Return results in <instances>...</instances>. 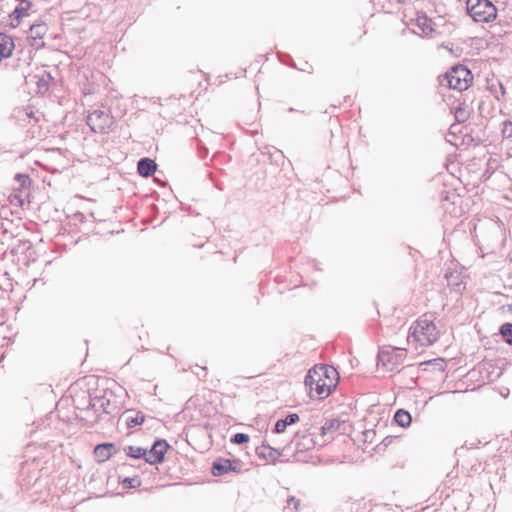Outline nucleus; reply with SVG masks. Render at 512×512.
I'll return each mask as SVG.
<instances>
[{
    "label": "nucleus",
    "instance_id": "obj_1",
    "mask_svg": "<svg viewBox=\"0 0 512 512\" xmlns=\"http://www.w3.org/2000/svg\"><path fill=\"white\" fill-rule=\"evenodd\" d=\"M473 80L471 71L464 65L451 67L444 75L439 77L441 86L462 92L470 86Z\"/></svg>",
    "mask_w": 512,
    "mask_h": 512
},
{
    "label": "nucleus",
    "instance_id": "obj_2",
    "mask_svg": "<svg viewBox=\"0 0 512 512\" xmlns=\"http://www.w3.org/2000/svg\"><path fill=\"white\" fill-rule=\"evenodd\" d=\"M466 9L475 22H491L497 17V8L490 0H467Z\"/></svg>",
    "mask_w": 512,
    "mask_h": 512
},
{
    "label": "nucleus",
    "instance_id": "obj_3",
    "mask_svg": "<svg viewBox=\"0 0 512 512\" xmlns=\"http://www.w3.org/2000/svg\"><path fill=\"white\" fill-rule=\"evenodd\" d=\"M87 125L95 133H109L114 123L113 116L109 112L96 109L87 116Z\"/></svg>",
    "mask_w": 512,
    "mask_h": 512
},
{
    "label": "nucleus",
    "instance_id": "obj_4",
    "mask_svg": "<svg viewBox=\"0 0 512 512\" xmlns=\"http://www.w3.org/2000/svg\"><path fill=\"white\" fill-rule=\"evenodd\" d=\"M315 373V371H308L304 380L305 386L308 387L311 392L315 391L319 399H324L328 397L332 389L336 387V382H327L326 379L314 376Z\"/></svg>",
    "mask_w": 512,
    "mask_h": 512
},
{
    "label": "nucleus",
    "instance_id": "obj_5",
    "mask_svg": "<svg viewBox=\"0 0 512 512\" xmlns=\"http://www.w3.org/2000/svg\"><path fill=\"white\" fill-rule=\"evenodd\" d=\"M170 445L165 439H156L150 449H147L145 462L150 465H157L164 461L165 454Z\"/></svg>",
    "mask_w": 512,
    "mask_h": 512
},
{
    "label": "nucleus",
    "instance_id": "obj_6",
    "mask_svg": "<svg viewBox=\"0 0 512 512\" xmlns=\"http://www.w3.org/2000/svg\"><path fill=\"white\" fill-rule=\"evenodd\" d=\"M403 350L392 349V350H380L378 353V363H381L389 371L397 370L398 365L403 359Z\"/></svg>",
    "mask_w": 512,
    "mask_h": 512
},
{
    "label": "nucleus",
    "instance_id": "obj_7",
    "mask_svg": "<svg viewBox=\"0 0 512 512\" xmlns=\"http://www.w3.org/2000/svg\"><path fill=\"white\" fill-rule=\"evenodd\" d=\"M241 470V462L236 459H228V458H217L211 467V473L214 476H223L228 472H240Z\"/></svg>",
    "mask_w": 512,
    "mask_h": 512
},
{
    "label": "nucleus",
    "instance_id": "obj_8",
    "mask_svg": "<svg viewBox=\"0 0 512 512\" xmlns=\"http://www.w3.org/2000/svg\"><path fill=\"white\" fill-rule=\"evenodd\" d=\"M435 331V324L433 321L429 320H418L416 325L413 327V335H422L429 343H433L436 340Z\"/></svg>",
    "mask_w": 512,
    "mask_h": 512
},
{
    "label": "nucleus",
    "instance_id": "obj_9",
    "mask_svg": "<svg viewBox=\"0 0 512 512\" xmlns=\"http://www.w3.org/2000/svg\"><path fill=\"white\" fill-rule=\"evenodd\" d=\"M48 31V27L44 22L34 23L28 31V38L32 40L31 45L40 48L44 46L43 38Z\"/></svg>",
    "mask_w": 512,
    "mask_h": 512
},
{
    "label": "nucleus",
    "instance_id": "obj_10",
    "mask_svg": "<svg viewBox=\"0 0 512 512\" xmlns=\"http://www.w3.org/2000/svg\"><path fill=\"white\" fill-rule=\"evenodd\" d=\"M118 452V447L114 443L105 442L95 446L94 456L98 462H105Z\"/></svg>",
    "mask_w": 512,
    "mask_h": 512
},
{
    "label": "nucleus",
    "instance_id": "obj_11",
    "mask_svg": "<svg viewBox=\"0 0 512 512\" xmlns=\"http://www.w3.org/2000/svg\"><path fill=\"white\" fill-rule=\"evenodd\" d=\"M107 393L103 396H96L90 400V406L95 411L102 410L103 413L112 414L117 406L115 403H112L109 398H107Z\"/></svg>",
    "mask_w": 512,
    "mask_h": 512
},
{
    "label": "nucleus",
    "instance_id": "obj_12",
    "mask_svg": "<svg viewBox=\"0 0 512 512\" xmlns=\"http://www.w3.org/2000/svg\"><path fill=\"white\" fill-rule=\"evenodd\" d=\"M309 371H315L316 373L314 374V376L326 379L327 382L331 381L337 383L339 379V373L333 366L316 365Z\"/></svg>",
    "mask_w": 512,
    "mask_h": 512
},
{
    "label": "nucleus",
    "instance_id": "obj_13",
    "mask_svg": "<svg viewBox=\"0 0 512 512\" xmlns=\"http://www.w3.org/2000/svg\"><path fill=\"white\" fill-rule=\"evenodd\" d=\"M411 22H415L424 36L433 37L435 29L433 27L432 19L428 18L424 13H417V17L415 19H411Z\"/></svg>",
    "mask_w": 512,
    "mask_h": 512
},
{
    "label": "nucleus",
    "instance_id": "obj_14",
    "mask_svg": "<svg viewBox=\"0 0 512 512\" xmlns=\"http://www.w3.org/2000/svg\"><path fill=\"white\" fill-rule=\"evenodd\" d=\"M156 169V162L148 157L141 158L137 163L138 174L142 177H150L155 173Z\"/></svg>",
    "mask_w": 512,
    "mask_h": 512
},
{
    "label": "nucleus",
    "instance_id": "obj_15",
    "mask_svg": "<svg viewBox=\"0 0 512 512\" xmlns=\"http://www.w3.org/2000/svg\"><path fill=\"white\" fill-rule=\"evenodd\" d=\"M256 454L265 460L275 461L280 456L281 453L279 450L271 447L268 444L263 443L260 447L256 448Z\"/></svg>",
    "mask_w": 512,
    "mask_h": 512
},
{
    "label": "nucleus",
    "instance_id": "obj_16",
    "mask_svg": "<svg viewBox=\"0 0 512 512\" xmlns=\"http://www.w3.org/2000/svg\"><path fill=\"white\" fill-rule=\"evenodd\" d=\"M406 1L407 0H371L375 9L385 13H392L394 8Z\"/></svg>",
    "mask_w": 512,
    "mask_h": 512
},
{
    "label": "nucleus",
    "instance_id": "obj_17",
    "mask_svg": "<svg viewBox=\"0 0 512 512\" xmlns=\"http://www.w3.org/2000/svg\"><path fill=\"white\" fill-rule=\"evenodd\" d=\"M14 42L11 37L0 33V61L9 57L14 49Z\"/></svg>",
    "mask_w": 512,
    "mask_h": 512
},
{
    "label": "nucleus",
    "instance_id": "obj_18",
    "mask_svg": "<svg viewBox=\"0 0 512 512\" xmlns=\"http://www.w3.org/2000/svg\"><path fill=\"white\" fill-rule=\"evenodd\" d=\"M132 413H133L132 410H127L124 413L125 423L128 428H133L138 425H141L145 420V415L143 412L138 411L134 415H132Z\"/></svg>",
    "mask_w": 512,
    "mask_h": 512
},
{
    "label": "nucleus",
    "instance_id": "obj_19",
    "mask_svg": "<svg viewBox=\"0 0 512 512\" xmlns=\"http://www.w3.org/2000/svg\"><path fill=\"white\" fill-rule=\"evenodd\" d=\"M27 14L28 13L25 10V8H23L22 4L16 6L15 9L9 14L10 25L13 28L18 27L19 24L21 23L22 18Z\"/></svg>",
    "mask_w": 512,
    "mask_h": 512
},
{
    "label": "nucleus",
    "instance_id": "obj_20",
    "mask_svg": "<svg viewBox=\"0 0 512 512\" xmlns=\"http://www.w3.org/2000/svg\"><path fill=\"white\" fill-rule=\"evenodd\" d=\"M123 451L125 452V454L128 457L133 458V459H144L145 460V456L147 455V449L138 447V446H133V445L125 446L123 448Z\"/></svg>",
    "mask_w": 512,
    "mask_h": 512
},
{
    "label": "nucleus",
    "instance_id": "obj_21",
    "mask_svg": "<svg viewBox=\"0 0 512 512\" xmlns=\"http://www.w3.org/2000/svg\"><path fill=\"white\" fill-rule=\"evenodd\" d=\"M394 421L401 427H408L411 424L412 417L404 409H398L394 414Z\"/></svg>",
    "mask_w": 512,
    "mask_h": 512
},
{
    "label": "nucleus",
    "instance_id": "obj_22",
    "mask_svg": "<svg viewBox=\"0 0 512 512\" xmlns=\"http://www.w3.org/2000/svg\"><path fill=\"white\" fill-rule=\"evenodd\" d=\"M499 334L502 336L503 341L512 346V323L505 322L499 327Z\"/></svg>",
    "mask_w": 512,
    "mask_h": 512
},
{
    "label": "nucleus",
    "instance_id": "obj_23",
    "mask_svg": "<svg viewBox=\"0 0 512 512\" xmlns=\"http://www.w3.org/2000/svg\"><path fill=\"white\" fill-rule=\"evenodd\" d=\"M339 427H340L339 420H337V419L327 420L321 428L322 434L326 435L327 433L334 432V431L338 430Z\"/></svg>",
    "mask_w": 512,
    "mask_h": 512
},
{
    "label": "nucleus",
    "instance_id": "obj_24",
    "mask_svg": "<svg viewBox=\"0 0 512 512\" xmlns=\"http://www.w3.org/2000/svg\"><path fill=\"white\" fill-rule=\"evenodd\" d=\"M454 116L458 123H464L469 118V113L466 111V109L460 104L458 107L454 110Z\"/></svg>",
    "mask_w": 512,
    "mask_h": 512
},
{
    "label": "nucleus",
    "instance_id": "obj_25",
    "mask_svg": "<svg viewBox=\"0 0 512 512\" xmlns=\"http://www.w3.org/2000/svg\"><path fill=\"white\" fill-rule=\"evenodd\" d=\"M52 80L50 73L44 72L43 75L38 79L37 86L40 91H48L49 83Z\"/></svg>",
    "mask_w": 512,
    "mask_h": 512
},
{
    "label": "nucleus",
    "instance_id": "obj_26",
    "mask_svg": "<svg viewBox=\"0 0 512 512\" xmlns=\"http://www.w3.org/2000/svg\"><path fill=\"white\" fill-rule=\"evenodd\" d=\"M249 440H250V437L246 433H236L230 439L231 443L238 444V445L248 443Z\"/></svg>",
    "mask_w": 512,
    "mask_h": 512
},
{
    "label": "nucleus",
    "instance_id": "obj_27",
    "mask_svg": "<svg viewBox=\"0 0 512 512\" xmlns=\"http://www.w3.org/2000/svg\"><path fill=\"white\" fill-rule=\"evenodd\" d=\"M303 440H304V443L301 444L299 442L296 443V446H297V449L298 450H308L310 448H312L314 446V442H313V439L311 437V435H305L303 436Z\"/></svg>",
    "mask_w": 512,
    "mask_h": 512
},
{
    "label": "nucleus",
    "instance_id": "obj_28",
    "mask_svg": "<svg viewBox=\"0 0 512 512\" xmlns=\"http://www.w3.org/2000/svg\"><path fill=\"white\" fill-rule=\"evenodd\" d=\"M299 506V500L290 496L287 499V506L284 508L285 512H296Z\"/></svg>",
    "mask_w": 512,
    "mask_h": 512
},
{
    "label": "nucleus",
    "instance_id": "obj_29",
    "mask_svg": "<svg viewBox=\"0 0 512 512\" xmlns=\"http://www.w3.org/2000/svg\"><path fill=\"white\" fill-rule=\"evenodd\" d=\"M122 484L127 488H135L140 486L141 481L138 477H127L122 481Z\"/></svg>",
    "mask_w": 512,
    "mask_h": 512
},
{
    "label": "nucleus",
    "instance_id": "obj_30",
    "mask_svg": "<svg viewBox=\"0 0 512 512\" xmlns=\"http://www.w3.org/2000/svg\"><path fill=\"white\" fill-rule=\"evenodd\" d=\"M287 427L288 425L286 424V422L283 419H279L276 421L272 432L280 434L283 433Z\"/></svg>",
    "mask_w": 512,
    "mask_h": 512
},
{
    "label": "nucleus",
    "instance_id": "obj_31",
    "mask_svg": "<svg viewBox=\"0 0 512 512\" xmlns=\"http://www.w3.org/2000/svg\"><path fill=\"white\" fill-rule=\"evenodd\" d=\"M299 415L297 413L288 414L283 420L286 422L288 426L296 424L299 421Z\"/></svg>",
    "mask_w": 512,
    "mask_h": 512
},
{
    "label": "nucleus",
    "instance_id": "obj_32",
    "mask_svg": "<svg viewBox=\"0 0 512 512\" xmlns=\"http://www.w3.org/2000/svg\"><path fill=\"white\" fill-rule=\"evenodd\" d=\"M15 178L20 182L22 187H25L26 185H30L31 179L29 175L27 174H16Z\"/></svg>",
    "mask_w": 512,
    "mask_h": 512
},
{
    "label": "nucleus",
    "instance_id": "obj_33",
    "mask_svg": "<svg viewBox=\"0 0 512 512\" xmlns=\"http://www.w3.org/2000/svg\"><path fill=\"white\" fill-rule=\"evenodd\" d=\"M273 152L268 151L270 157L275 161L278 162L279 160H282L284 158L282 152L278 149L273 148Z\"/></svg>",
    "mask_w": 512,
    "mask_h": 512
},
{
    "label": "nucleus",
    "instance_id": "obj_34",
    "mask_svg": "<svg viewBox=\"0 0 512 512\" xmlns=\"http://www.w3.org/2000/svg\"><path fill=\"white\" fill-rule=\"evenodd\" d=\"M11 224H12V222H10V221H7L6 224L2 223V232H3L4 237H6L8 234H9L10 238L14 237V234L9 231V228L7 226V225H11Z\"/></svg>",
    "mask_w": 512,
    "mask_h": 512
},
{
    "label": "nucleus",
    "instance_id": "obj_35",
    "mask_svg": "<svg viewBox=\"0 0 512 512\" xmlns=\"http://www.w3.org/2000/svg\"><path fill=\"white\" fill-rule=\"evenodd\" d=\"M21 4L23 5V8H25V10H26L27 12H28V11L32 8V6H33L32 2H30V1H28V0H26V2H23V3H21Z\"/></svg>",
    "mask_w": 512,
    "mask_h": 512
},
{
    "label": "nucleus",
    "instance_id": "obj_36",
    "mask_svg": "<svg viewBox=\"0 0 512 512\" xmlns=\"http://www.w3.org/2000/svg\"><path fill=\"white\" fill-rule=\"evenodd\" d=\"M200 370L202 371V375L199 373V372H196V375L200 378V377H205L206 376V367H200Z\"/></svg>",
    "mask_w": 512,
    "mask_h": 512
},
{
    "label": "nucleus",
    "instance_id": "obj_37",
    "mask_svg": "<svg viewBox=\"0 0 512 512\" xmlns=\"http://www.w3.org/2000/svg\"><path fill=\"white\" fill-rule=\"evenodd\" d=\"M504 125H505V128L507 129V126H510L511 127V130H512V122L511 121H505L504 122Z\"/></svg>",
    "mask_w": 512,
    "mask_h": 512
},
{
    "label": "nucleus",
    "instance_id": "obj_38",
    "mask_svg": "<svg viewBox=\"0 0 512 512\" xmlns=\"http://www.w3.org/2000/svg\"><path fill=\"white\" fill-rule=\"evenodd\" d=\"M288 111H289V112H293V111H295V109H294V108H289V110H288Z\"/></svg>",
    "mask_w": 512,
    "mask_h": 512
},
{
    "label": "nucleus",
    "instance_id": "obj_39",
    "mask_svg": "<svg viewBox=\"0 0 512 512\" xmlns=\"http://www.w3.org/2000/svg\"><path fill=\"white\" fill-rule=\"evenodd\" d=\"M429 363H430V361H426V362L421 363V365H423V364H429Z\"/></svg>",
    "mask_w": 512,
    "mask_h": 512
}]
</instances>
